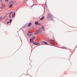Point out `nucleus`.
Here are the masks:
<instances>
[{"label": "nucleus", "mask_w": 77, "mask_h": 77, "mask_svg": "<svg viewBox=\"0 0 77 77\" xmlns=\"http://www.w3.org/2000/svg\"><path fill=\"white\" fill-rule=\"evenodd\" d=\"M47 18L48 20L50 19V20H53V17L51 15V14L49 13H48L47 15Z\"/></svg>", "instance_id": "obj_1"}, {"label": "nucleus", "mask_w": 77, "mask_h": 77, "mask_svg": "<svg viewBox=\"0 0 77 77\" xmlns=\"http://www.w3.org/2000/svg\"><path fill=\"white\" fill-rule=\"evenodd\" d=\"M15 3H16V2H15V1H12L11 2H10L8 5H9L10 4L14 5V4H15Z\"/></svg>", "instance_id": "obj_2"}, {"label": "nucleus", "mask_w": 77, "mask_h": 77, "mask_svg": "<svg viewBox=\"0 0 77 77\" xmlns=\"http://www.w3.org/2000/svg\"><path fill=\"white\" fill-rule=\"evenodd\" d=\"M2 7H0V8H1V9H4L5 8V7L6 5H5L4 3H3L2 5Z\"/></svg>", "instance_id": "obj_3"}, {"label": "nucleus", "mask_w": 77, "mask_h": 77, "mask_svg": "<svg viewBox=\"0 0 77 77\" xmlns=\"http://www.w3.org/2000/svg\"><path fill=\"white\" fill-rule=\"evenodd\" d=\"M33 44H34V45H39V44H40V43H36L35 42H33Z\"/></svg>", "instance_id": "obj_4"}, {"label": "nucleus", "mask_w": 77, "mask_h": 77, "mask_svg": "<svg viewBox=\"0 0 77 77\" xmlns=\"http://www.w3.org/2000/svg\"><path fill=\"white\" fill-rule=\"evenodd\" d=\"M39 33V32L38 30H37L35 32V35H38Z\"/></svg>", "instance_id": "obj_5"}, {"label": "nucleus", "mask_w": 77, "mask_h": 77, "mask_svg": "<svg viewBox=\"0 0 77 77\" xmlns=\"http://www.w3.org/2000/svg\"><path fill=\"white\" fill-rule=\"evenodd\" d=\"M38 32H40L41 33L42 32V29L41 28H39L38 29Z\"/></svg>", "instance_id": "obj_6"}, {"label": "nucleus", "mask_w": 77, "mask_h": 77, "mask_svg": "<svg viewBox=\"0 0 77 77\" xmlns=\"http://www.w3.org/2000/svg\"><path fill=\"white\" fill-rule=\"evenodd\" d=\"M42 29L43 30V31H45V29L44 28V26H42Z\"/></svg>", "instance_id": "obj_7"}, {"label": "nucleus", "mask_w": 77, "mask_h": 77, "mask_svg": "<svg viewBox=\"0 0 77 77\" xmlns=\"http://www.w3.org/2000/svg\"><path fill=\"white\" fill-rule=\"evenodd\" d=\"M32 34H30V33H27V36H32Z\"/></svg>", "instance_id": "obj_8"}, {"label": "nucleus", "mask_w": 77, "mask_h": 77, "mask_svg": "<svg viewBox=\"0 0 77 77\" xmlns=\"http://www.w3.org/2000/svg\"><path fill=\"white\" fill-rule=\"evenodd\" d=\"M30 42L31 43H32V42H33V39H30Z\"/></svg>", "instance_id": "obj_9"}, {"label": "nucleus", "mask_w": 77, "mask_h": 77, "mask_svg": "<svg viewBox=\"0 0 77 77\" xmlns=\"http://www.w3.org/2000/svg\"><path fill=\"white\" fill-rule=\"evenodd\" d=\"M31 26H32V23H29L28 26V27H30Z\"/></svg>", "instance_id": "obj_10"}, {"label": "nucleus", "mask_w": 77, "mask_h": 77, "mask_svg": "<svg viewBox=\"0 0 77 77\" xmlns=\"http://www.w3.org/2000/svg\"><path fill=\"white\" fill-rule=\"evenodd\" d=\"M44 18H45V17L44 16H43L42 18H41L40 19V20H42L44 19Z\"/></svg>", "instance_id": "obj_11"}, {"label": "nucleus", "mask_w": 77, "mask_h": 77, "mask_svg": "<svg viewBox=\"0 0 77 77\" xmlns=\"http://www.w3.org/2000/svg\"><path fill=\"white\" fill-rule=\"evenodd\" d=\"M10 5H9V8H12V5H13V4H10Z\"/></svg>", "instance_id": "obj_12"}, {"label": "nucleus", "mask_w": 77, "mask_h": 77, "mask_svg": "<svg viewBox=\"0 0 77 77\" xmlns=\"http://www.w3.org/2000/svg\"><path fill=\"white\" fill-rule=\"evenodd\" d=\"M50 41L51 42H55V41L53 39L50 40Z\"/></svg>", "instance_id": "obj_13"}, {"label": "nucleus", "mask_w": 77, "mask_h": 77, "mask_svg": "<svg viewBox=\"0 0 77 77\" xmlns=\"http://www.w3.org/2000/svg\"><path fill=\"white\" fill-rule=\"evenodd\" d=\"M35 24H36V25H38V22H35Z\"/></svg>", "instance_id": "obj_14"}, {"label": "nucleus", "mask_w": 77, "mask_h": 77, "mask_svg": "<svg viewBox=\"0 0 77 77\" xmlns=\"http://www.w3.org/2000/svg\"><path fill=\"white\" fill-rule=\"evenodd\" d=\"M43 43L44 44H46V45H48V43L46 42H44Z\"/></svg>", "instance_id": "obj_15"}, {"label": "nucleus", "mask_w": 77, "mask_h": 77, "mask_svg": "<svg viewBox=\"0 0 77 77\" xmlns=\"http://www.w3.org/2000/svg\"><path fill=\"white\" fill-rule=\"evenodd\" d=\"M32 39H35L36 38L35 37V36H33L32 38Z\"/></svg>", "instance_id": "obj_16"}, {"label": "nucleus", "mask_w": 77, "mask_h": 77, "mask_svg": "<svg viewBox=\"0 0 77 77\" xmlns=\"http://www.w3.org/2000/svg\"><path fill=\"white\" fill-rule=\"evenodd\" d=\"M63 48H64V49H66V48L65 47H62Z\"/></svg>", "instance_id": "obj_17"}, {"label": "nucleus", "mask_w": 77, "mask_h": 77, "mask_svg": "<svg viewBox=\"0 0 77 77\" xmlns=\"http://www.w3.org/2000/svg\"><path fill=\"white\" fill-rule=\"evenodd\" d=\"M3 17H2V16H1V17H0V20H2V19Z\"/></svg>", "instance_id": "obj_18"}, {"label": "nucleus", "mask_w": 77, "mask_h": 77, "mask_svg": "<svg viewBox=\"0 0 77 77\" xmlns=\"http://www.w3.org/2000/svg\"><path fill=\"white\" fill-rule=\"evenodd\" d=\"M12 20L11 19H10V23H11V22H12Z\"/></svg>", "instance_id": "obj_19"}, {"label": "nucleus", "mask_w": 77, "mask_h": 77, "mask_svg": "<svg viewBox=\"0 0 77 77\" xmlns=\"http://www.w3.org/2000/svg\"><path fill=\"white\" fill-rule=\"evenodd\" d=\"M9 17L11 18V14H10Z\"/></svg>", "instance_id": "obj_20"}, {"label": "nucleus", "mask_w": 77, "mask_h": 77, "mask_svg": "<svg viewBox=\"0 0 77 77\" xmlns=\"http://www.w3.org/2000/svg\"><path fill=\"white\" fill-rule=\"evenodd\" d=\"M15 13H14V16H13V17H15Z\"/></svg>", "instance_id": "obj_21"}, {"label": "nucleus", "mask_w": 77, "mask_h": 77, "mask_svg": "<svg viewBox=\"0 0 77 77\" xmlns=\"http://www.w3.org/2000/svg\"><path fill=\"white\" fill-rule=\"evenodd\" d=\"M5 1L6 2H8V0H5Z\"/></svg>", "instance_id": "obj_22"}, {"label": "nucleus", "mask_w": 77, "mask_h": 77, "mask_svg": "<svg viewBox=\"0 0 77 77\" xmlns=\"http://www.w3.org/2000/svg\"><path fill=\"white\" fill-rule=\"evenodd\" d=\"M37 25H38L39 26H40V25H41V23H38Z\"/></svg>", "instance_id": "obj_23"}, {"label": "nucleus", "mask_w": 77, "mask_h": 77, "mask_svg": "<svg viewBox=\"0 0 77 77\" xmlns=\"http://www.w3.org/2000/svg\"><path fill=\"white\" fill-rule=\"evenodd\" d=\"M50 44H51V45H54V44H53V43H51Z\"/></svg>", "instance_id": "obj_24"}, {"label": "nucleus", "mask_w": 77, "mask_h": 77, "mask_svg": "<svg viewBox=\"0 0 77 77\" xmlns=\"http://www.w3.org/2000/svg\"><path fill=\"white\" fill-rule=\"evenodd\" d=\"M12 13V11H11L10 13V14L11 15V14Z\"/></svg>", "instance_id": "obj_25"}, {"label": "nucleus", "mask_w": 77, "mask_h": 77, "mask_svg": "<svg viewBox=\"0 0 77 77\" xmlns=\"http://www.w3.org/2000/svg\"><path fill=\"white\" fill-rule=\"evenodd\" d=\"M53 46H54V47H56V45L54 44V45H53Z\"/></svg>", "instance_id": "obj_26"}, {"label": "nucleus", "mask_w": 77, "mask_h": 77, "mask_svg": "<svg viewBox=\"0 0 77 77\" xmlns=\"http://www.w3.org/2000/svg\"><path fill=\"white\" fill-rule=\"evenodd\" d=\"M7 24H9V22H8L7 23Z\"/></svg>", "instance_id": "obj_27"}, {"label": "nucleus", "mask_w": 77, "mask_h": 77, "mask_svg": "<svg viewBox=\"0 0 77 77\" xmlns=\"http://www.w3.org/2000/svg\"><path fill=\"white\" fill-rule=\"evenodd\" d=\"M1 3H3V2H2V1H1Z\"/></svg>", "instance_id": "obj_28"}, {"label": "nucleus", "mask_w": 77, "mask_h": 77, "mask_svg": "<svg viewBox=\"0 0 77 77\" xmlns=\"http://www.w3.org/2000/svg\"><path fill=\"white\" fill-rule=\"evenodd\" d=\"M0 1H2V0H0Z\"/></svg>", "instance_id": "obj_29"}]
</instances>
